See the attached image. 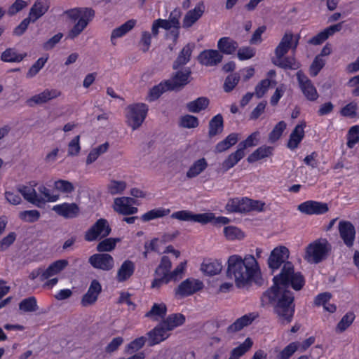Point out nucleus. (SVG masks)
<instances>
[{"instance_id":"nucleus-1","label":"nucleus","mask_w":359,"mask_h":359,"mask_svg":"<svg viewBox=\"0 0 359 359\" xmlns=\"http://www.w3.org/2000/svg\"><path fill=\"white\" fill-rule=\"evenodd\" d=\"M273 285L263 293L262 304H271L281 323L292 321L295 305L293 293L288 290L291 287L294 290H300L305 284L304 276L295 271L292 262H287L278 274L273 278Z\"/></svg>"},{"instance_id":"nucleus-2","label":"nucleus","mask_w":359,"mask_h":359,"mask_svg":"<svg viewBox=\"0 0 359 359\" xmlns=\"http://www.w3.org/2000/svg\"><path fill=\"white\" fill-rule=\"evenodd\" d=\"M259 273L258 263L254 256L248 255L244 258L231 255L228 259L226 276L233 279L238 287H243Z\"/></svg>"},{"instance_id":"nucleus-3","label":"nucleus","mask_w":359,"mask_h":359,"mask_svg":"<svg viewBox=\"0 0 359 359\" xmlns=\"http://www.w3.org/2000/svg\"><path fill=\"white\" fill-rule=\"evenodd\" d=\"M72 21L78 20L74 27L68 32L67 38L74 39L80 35L89 22L94 18L95 12L91 8H74L64 12Z\"/></svg>"},{"instance_id":"nucleus-4","label":"nucleus","mask_w":359,"mask_h":359,"mask_svg":"<svg viewBox=\"0 0 359 359\" xmlns=\"http://www.w3.org/2000/svg\"><path fill=\"white\" fill-rule=\"evenodd\" d=\"M332 245L326 238H318L307 245L304 259L310 264H318L327 259Z\"/></svg>"},{"instance_id":"nucleus-5","label":"nucleus","mask_w":359,"mask_h":359,"mask_svg":"<svg viewBox=\"0 0 359 359\" xmlns=\"http://www.w3.org/2000/svg\"><path fill=\"white\" fill-rule=\"evenodd\" d=\"M126 123L135 130L144 122L148 111V107L144 103H135L128 105L126 109Z\"/></svg>"},{"instance_id":"nucleus-6","label":"nucleus","mask_w":359,"mask_h":359,"mask_svg":"<svg viewBox=\"0 0 359 359\" xmlns=\"http://www.w3.org/2000/svg\"><path fill=\"white\" fill-rule=\"evenodd\" d=\"M170 217L179 221L193 222L206 224L215 219V215L213 213L195 214L189 210H180L172 213Z\"/></svg>"},{"instance_id":"nucleus-7","label":"nucleus","mask_w":359,"mask_h":359,"mask_svg":"<svg viewBox=\"0 0 359 359\" xmlns=\"http://www.w3.org/2000/svg\"><path fill=\"white\" fill-rule=\"evenodd\" d=\"M290 256V251L285 246H278L271 252L268 258L267 264L269 268L274 272L278 270L282 265L290 262L287 259Z\"/></svg>"},{"instance_id":"nucleus-8","label":"nucleus","mask_w":359,"mask_h":359,"mask_svg":"<svg viewBox=\"0 0 359 359\" xmlns=\"http://www.w3.org/2000/svg\"><path fill=\"white\" fill-rule=\"evenodd\" d=\"M111 230L107 220L100 218L86 232L84 238L87 241H93L99 237H107L111 233Z\"/></svg>"},{"instance_id":"nucleus-9","label":"nucleus","mask_w":359,"mask_h":359,"mask_svg":"<svg viewBox=\"0 0 359 359\" xmlns=\"http://www.w3.org/2000/svg\"><path fill=\"white\" fill-rule=\"evenodd\" d=\"M204 287L200 280L189 278L182 281L175 290L177 297L184 298L201 290Z\"/></svg>"},{"instance_id":"nucleus-10","label":"nucleus","mask_w":359,"mask_h":359,"mask_svg":"<svg viewBox=\"0 0 359 359\" xmlns=\"http://www.w3.org/2000/svg\"><path fill=\"white\" fill-rule=\"evenodd\" d=\"M90 264L96 269L109 271L114 267V259L107 253H97L88 259Z\"/></svg>"},{"instance_id":"nucleus-11","label":"nucleus","mask_w":359,"mask_h":359,"mask_svg":"<svg viewBox=\"0 0 359 359\" xmlns=\"http://www.w3.org/2000/svg\"><path fill=\"white\" fill-rule=\"evenodd\" d=\"M340 238L348 248H351L355 238V228L349 221H340L338 225Z\"/></svg>"},{"instance_id":"nucleus-12","label":"nucleus","mask_w":359,"mask_h":359,"mask_svg":"<svg viewBox=\"0 0 359 359\" xmlns=\"http://www.w3.org/2000/svg\"><path fill=\"white\" fill-rule=\"evenodd\" d=\"M297 78L304 96L310 101L316 100L318 94L311 81L300 71L297 73Z\"/></svg>"},{"instance_id":"nucleus-13","label":"nucleus","mask_w":359,"mask_h":359,"mask_svg":"<svg viewBox=\"0 0 359 359\" xmlns=\"http://www.w3.org/2000/svg\"><path fill=\"white\" fill-rule=\"evenodd\" d=\"M101 292L102 285L100 282L96 279L93 280L86 293L81 298V306L88 307L95 304Z\"/></svg>"},{"instance_id":"nucleus-14","label":"nucleus","mask_w":359,"mask_h":359,"mask_svg":"<svg viewBox=\"0 0 359 359\" xmlns=\"http://www.w3.org/2000/svg\"><path fill=\"white\" fill-rule=\"evenodd\" d=\"M298 210L306 215H320L326 213L329 208L325 203L308 201L299 205Z\"/></svg>"},{"instance_id":"nucleus-15","label":"nucleus","mask_w":359,"mask_h":359,"mask_svg":"<svg viewBox=\"0 0 359 359\" xmlns=\"http://www.w3.org/2000/svg\"><path fill=\"white\" fill-rule=\"evenodd\" d=\"M52 210L58 215L65 219H73L80 215V208L75 203H63L54 205Z\"/></svg>"},{"instance_id":"nucleus-16","label":"nucleus","mask_w":359,"mask_h":359,"mask_svg":"<svg viewBox=\"0 0 359 359\" xmlns=\"http://www.w3.org/2000/svg\"><path fill=\"white\" fill-rule=\"evenodd\" d=\"M191 70L187 68L183 71H177L172 76L167 80L172 90H178L189 83Z\"/></svg>"},{"instance_id":"nucleus-17","label":"nucleus","mask_w":359,"mask_h":359,"mask_svg":"<svg viewBox=\"0 0 359 359\" xmlns=\"http://www.w3.org/2000/svg\"><path fill=\"white\" fill-rule=\"evenodd\" d=\"M133 202V199L129 197L116 198L114 202V210L123 215H133L137 212L138 209L133 207L130 203Z\"/></svg>"},{"instance_id":"nucleus-18","label":"nucleus","mask_w":359,"mask_h":359,"mask_svg":"<svg viewBox=\"0 0 359 359\" xmlns=\"http://www.w3.org/2000/svg\"><path fill=\"white\" fill-rule=\"evenodd\" d=\"M167 327L161 322L157 325L153 330L148 332L149 346H152L165 340L169 337Z\"/></svg>"},{"instance_id":"nucleus-19","label":"nucleus","mask_w":359,"mask_h":359,"mask_svg":"<svg viewBox=\"0 0 359 359\" xmlns=\"http://www.w3.org/2000/svg\"><path fill=\"white\" fill-rule=\"evenodd\" d=\"M223 56L217 50H205L198 56V62L205 66H215L220 63Z\"/></svg>"},{"instance_id":"nucleus-20","label":"nucleus","mask_w":359,"mask_h":359,"mask_svg":"<svg viewBox=\"0 0 359 359\" xmlns=\"http://www.w3.org/2000/svg\"><path fill=\"white\" fill-rule=\"evenodd\" d=\"M60 95V92L57 90L46 89L39 94L35 95L28 99L26 103L29 107H34V104H41L47 102L48 101L57 97Z\"/></svg>"},{"instance_id":"nucleus-21","label":"nucleus","mask_w":359,"mask_h":359,"mask_svg":"<svg viewBox=\"0 0 359 359\" xmlns=\"http://www.w3.org/2000/svg\"><path fill=\"white\" fill-rule=\"evenodd\" d=\"M205 11L203 2L198 3L196 7L189 11L183 19L182 27L184 28L191 27L203 15Z\"/></svg>"},{"instance_id":"nucleus-22","label":"nucleus","mask_w":359,"mask_h":359,"mask_svg":"<svg viewBox=\"0 0 359 359\" xmlns=\"http://www.w3.org/2000/svg\"><path fill=\"white\" fill-rule=\"evenodd\" d=\"M17 191L22 194L25 200L37 207H40V205L43 203V199L38 196L34 188L26 185H18Z\"/></svg>"},{"instance_id":"nucleus-23","label":"nucleus","mask_w":359,"mask_h":359,"mask_svg":"<svg viewBox=\"0 0 359 359\" xmlns=\"http://www.w3.org/2000/svg\"><path fill=\"white\" fill-rule=\"evenodd\" d=\"M248 198H235L229 199L225 208L229 212L245 213L248 212Z\"/></svg>"},{"instance_id":"nucleus-24","label":"nucleus","mask_w":359,"mask_h":359,"mask_svg":"<svg viewBox=\"0 0 359 359\" xmlns=\"http://www.w3.org/2000/svg\"><path fill=\"white\" fill-rule=\"evenodd\" d=\"M306 123L304 122L298 124L295 126L294 130L290 135V138L287 142V147L292 150L298 147L299 144L304 137V128Z\"/></svg>"},{"instance_id":"nucleus-25","label":"nucleus","mask_w":359,"mask_h":359,"mask_svg":"<svg viewBox=\"0 0 359 359\" xmlns=\"http://www.w3.org/2000/svg\"><path fill=\"white\" fill-rule=\"evenodd\" d=\"M293 34L287 32L284 34L280 43L275 49V55L278 57L285 56L288 50L292 48Z\"/></svg>"},{"instance_id":"nucleus-26","label":"nucleus","mask_w":359,"mask_h":359,"mask_svg":"<svg viewBox=\"0 0 359 359\" xmlns=\"http://www.w3.org/2000/svg\"><path fill=\"white\" fill-rule=\"evenodd\" d=\"M182 15V11L180 8H175L169 15V21L171 22L173 26L172 30H171L168 34H167V36L172 37L174 43H176L178 37H179V28L180 27V19Z\"/></svg>"},{"instance_id":"nucleus-27","label":"nucleus","mask_w":359,"mask_h":359,"mask_svg":"<svg viewBox=\"0 0 359 359\" xmlns=\"http://www.w3.org/2000/svg\"><path fill=\"white\" fill-rule=\"evenodd\" d=\"M48 8L49 6L46 3L38 0L31 7L27 18L32 22H35L48 11Z\"/></svg>"},{"instance_id":"nucleus-28","label":"nucleus","mask_w":359,"mask_h":359,"mask_svg":"<svg viewBox=\"0 0 359 359\" xmlns=\"http://www.w3.org/2000/svg\"><path fill=\"white\" fill-rule=\"evenodd\" d=\"M194 47V44L188 43L182 49L177 59L173 62L172 67L175 70L178 69L189 62Z\"/></svg>"},{"instance_id":"nucleus-29","label":"nucleus","mask_w":359,"mask_h":359,"mask_svg":"<svg viewBox=\"0 0 359 359\" xmlns=\"http://www.w3.org/2000/svg\"><path fill=\"white\" fill-rule=\"evenodd\" d=\"M69 265L67 259H59L51 264L44 270L42 274V280H46L50 277L59 273Z\"/></svg>"},{"instance_id":"nucleus-30","label":"nucleus","mask_w":359,"mask_h":359,"mask_svg":"<svg viewBox=\"0 0 359 359\" xmlns=\"http://www.w3.org/2000/svg\"><path fill=\"white\" fill-rule=\"evenodd\" d=\"M219 53L226 55L233 54L238 48V43L230 37H222L217 42Z\"/></svg>"},{"instance_id":"nucleus-31","label":"nucleus","mask_w":359,"mask_h":359,"mask_svg":"<svg viewBox=\"0 0 359 359\" xmlns=\"http://www.w3.org/2000/svg\"><path fill=\"white\" fill-rule=\"evenodd\" d=\"M136 20H129L118 27L112 30L111 34V41L113 45H116L115 40L117 38H121L129 32L135 25Z\"/></svg>"},{"instance_id":"nucleus-32","label":"nucleus","mask_w":359,"mask_h":359,"mask_svg":"<svg viewBox=\"0 0 359 359\" xmlns=\"http://www.w3.org/2000/svg\"><path fill=\"white\" fill-rule=\"evenodd\" d=\"M135 271V264L130 260H126L118 269L116 279L118 282L127 280Z\"/></svg>"},{"instance_id":"nucleus-33","label":"nucleus","mask_w":359,"mask_h":359,"mask_svg":"<svg viewBox=\"0 0 359 359\" xmlns=\"http://www.w3.org/2000/svg\"><path fill=\"white\" fill-rule=\"evenodd\" d=\"M167 313V306L164 303L154 304L150 311L146 314L145 317L149 318L153 320L158 321L160 319L165 318Z\"/></svg>"},{"instance_id":"nucleus-34","label":"nucleus","mask_w":359,"mask_h":359,"mask_svg":"<svg viewBox=\"0 0 359 359\" xmlns=\"http://www.w3.org/2000/svg\"><path fill=\"white\" fill-rule=\"evenodd\" d=\"M272 62L274 65L284 69H297L299 68V64L292 57H278L275 55L272 58Z\"/></svg>"},{"instance_id":"nucleus-35","label":"nucleus","mask_w":359,"mask_h":359,"mask_svg":"<svg viewBox=\"0 0 359 359\" xmlns=\"http://www.w3.org/2000/svg\"><path fill=\"white\" fill-rule=\"evenodd\" d=\"M245 156V151L241 149H238L231 153L228 157L222 162V169L223 172H226L231 168H233L236 163Z\"/></svg>"},{"instance_id":"nucleus-36","label":"nucleus","mask_w":359,"mask_h":359,"mask_svg":"<svg viewBox=\"0 0 359 359\" xmlns=\"http://www.w3.org/2000/svg\"><path fill=\"white\" fill-rule=\"evenodd\" d=\"M162 322L167 327V330L171 331L185 323V316L182 313H172L164 318Z\"/></svg>"},{"instance_id":"nucleus-37","label":"nucleus","mask_w":359,"mask_h":359,"mask_svg":"<svg viewBox=\"0 0 359 359\" xmlns=\"http://www.w3.org/2000/svg\"><path fill=\"white\" fill-rule=\"evenodd\" d=\"M224 121L223 117L221 114L215 116L209 122L208 136L212 138V137L221 133L223 130Z\"/></svg>"},{"instance_id":"nucleus-38","label":"nucleus","mask_w":359,"mask_h":359,"mask_svg":"<svg viewBox=\"0 0 359 359\" xmlns=\"http://www.w3.org/2000/svg\"><path fill=\"white\" fill-rule=\"evenodd\" d=\"M273 147L269 146H262L254 151L248 156L247 161L249 163H253L258 160L269 157L272 155Z\"/></svg>"},{"instance_id":"nucleus-39","label":"nucleus","mask_w":359,"mask_h":359,"mask_svg":"<svg viewBox=\"0 0 359 359\" xmlns=\"http://www.w3.org/2000/svg\"><path fill=\"white\" fill-rule=\"evenodd\" d=\"M253 320L254 317H252L251 315H244L230 325L227 328V332L229 333H233L240 331L243 327L250 325Z\"/></svg>"},{"instance_id":"nucleus-40","label":"nucleus","mask_w":359,"mask_h":359,"mask_svg":"<svg viewBox=\"0 0 359 359\" xmlns=\"http://www.w3.org/2000/svg\"><path fill=\"white\" fill-rule=\"evenodd\" d=\"M208 167V163L204 158L196 161L187 172V177L191 179L201 174Z\"/></svg>"},{"instance_id":"nucleus-41","label":"nucleus","mask_w":359,"mask_h":359,"mask_svg":"<svg viewBox=\"0 0 359 359\" xmlns=\"http://www.w3.org/2000/svg\"><path fill=\"white\" fill-rule=\"evenodd\" d=\"M209 99L206 97H200L196 100L189 102L187 104V108L189 111L192 113H198L205 109L209 105Z\"/></svg>"},{"instance_id":"nucleus-42","label":"nucleus","mask_w":359,"mask_h":359,"mask_svg":"<svg viewBox=\"0 0 359 359\" xmlns=\"http://www.w3.org/2000/svg\"><path fill=\"white\" fill-rule=\"evenodd\" d=\"M222 264L217 260H209L201 265V271L209 276H214L221 272Z\"/></svg>"},{"instance_id":"nucleus-43","label":"nucleus","mask_w":359,"mask_h":359,"mask_svg":"<svg viewBox=\"0 0 359 359\" xmlns=\"http://www.w3.org/2000/svg\"><path fill=\"white\" fill-rule=\"evenodd\" d=\"M26 56V53L19 54L14 48H7L1 53V60L5 62H20Z\"/></svg>"},{"instance_id":"nucleus-44","label":"nucleus","mask_w":359,"mask_h":359,"mask_svg":"<svg viewBox=\"0 0 359 359\" xmlns=\"http://www.w3.org/2000/svg\"><path fill=\"white\" fill-rule=\"evenodd\" d=\"M172 90L166 81L161 82L158 85L154 86L149 91V100L154 101L158 99L164 92Z\"/></svg>"},{"instance_id":"nucleus-45","label":"nucleus","mask_w":359,"mask_h":359,"mask_svg":"<svg viewBox=\"0 0 359 359\" xmlns=\"http://www.w3.org/2000/svg\"><path fill=\"white\" fill-rule=\"evenodd\" d=\"M170 209L164 208H156L148 211L143 214L141 217V219L144 222H149L151 220L163 217L168 215L170 213Z\"/></svg>"},{"instance_id":"nucleus-46","label":"nucleus","mask_w":359,"mask_h":359,"mask_svg":"<svg viewBox=\"0 0 359 359\" xmlns=\"http://www.w3.org/2000/svg\"><path fill=\"white\" fill-rule=\"evenodd\" d=\"M109 147V144L108 142H105L104 144H102L97 147L93 148L90 153L88 154L87 158H86V163L88 165L91 164L92 163L95 162L98 157L107 152Z\"/></svg>"},{"instance_id":"nucleus-47","label":"nucleus","mask_w":359,"mask_h":359,"mask_svg":"<svg viewBox=\"0 0 359 359\" xmlns=\"http://www.w3.org/2000/svg\"><path fill=\"white\" fill-rule=\"evenodd\" d=\"M252 344L253 343L251 339L247 338L243 344H240L231 351L230 357L233 359H238L250 349Z\"/></svg>"},{"instance_id":"nucleus-48","label":"nucleus","mask_w":359,"mask_h":359,"mask_svg":"<svg viewBox=\"0 0 359 359\" xmlns=\"http://www.w3.org/2000/svg\"><path fill=\"white\" fill-rule=\"evenodd\" d=\"M120 241V238H106L97 244L96 249L100 252L111 251L115 248L116 243Z\"/></svg>"},{"instance_id":"nucleus-49","label":"nucleus","mask_w":359,"mask_h":359,"mask_svg":"<svg viewBox=\"0 0 359 359\" xmlns=\"http://www.w3.org/2000/svg\"><path fill=\"white\" fill-rule=\"evenodd\" d=\"M20 310L24 312H34L38 310L36 299L34 297L24 299L19 304Z\"/></svg>"},{"instance_id":"nucleus-50","label":"nucleus","mask_w":359,"mask_h":359,"mask_svg":"<svg viewBox=\"0 0 359 359\" xmlns=\"http://www.w3.org/2000/svg\"><path fill=\"white\" fill-rule=\"evenodd\" d=\"M299 342H292L276 355V359H289L298 349Z\"/></svg>"},{"instance_id":"nucleus-51","label":"nucleus","mask_w":359,"mask_h":359,"mask_svg":"<svg viewBox=\"0 0 359 359\" xmlns=\"http://www.w3.org/2000/svg\"><path fill=\"white\" fill-rule=\"evenodd\" d=\"M347 147L350 149L359 142V126L356 125L350 128L347 134Z\"/></svg>"},{"instance_id":"nucleus-52","label":"nucleus","mask_w":359,"mask_h":359,"mask_svg":"<svg viewBox=\"0 0 359 359\" xmlns=\"http://www.w3.org/2000/svg\"><path fill=\"white\" fill-rule=\"evenodd\" d=\"M126 188V183L124 181L112 180L107 185L108 192L111 195L121 194Z\"/></svg>"},{"instance_id":"nucleus-53","label":"nucleus","mask_w":359,"mask_h":359,"mask_svg":"<svg viewBox=\"0 0 359 359\" xmlns=\"http://www.w3.org/2000/svg\"><path fill=\"white\" fill-rule=\"evenodd\" d=\"M224 233L228 240H240L244 237V233L243 231L234 226H228L224 227Z\"/></svg>"},{"instance_id":"nucleus-54","label":"nucleus","mask_w":359,"mask_h":359,"mask_svg":"<svg viewBox=\"0 0 359 359\" xmlns=\"http://www.w3.org/2000/svg\"><path fill=\"white\" fill-rule=\"evenodd\" d=\"M171 266L172 263L169 257L167 256H163L161 259V262L158 266L156 269V273L158 276H169Z\"/></svg>"},{"instance_id":"nucleus-55","label":"nucleus","mask_w":359,"mask_h":359,"mask_svg":"<svg viewBox=\"0 0 359 359\" xmlns=\"http://www.w3.org/2000/svg\"><path fill=\"white\" fill-rule=\"evenodd\" d=\"M355 315L353 312H348L344 315L337 325V332H344L353 322Z\"/></svg>"},{"instance_id":"nucleus-56","label":"nucleus","mask_w":359,"mask_h":359,"mask_svg":"<svg viewBox=\"0 0 359 359\" xmlns=\"http://www.w3.org/2000/svg\"><path fill=\"white\" fill-rule=\"evenodd\" d=\"M198 124V118L189 114L182 116L180 120V126L184 128H195Z\"/></svg>"},{"instance_id":"nucleus-57","label":"nucleus","mask_w":359,"mask_h":359,"mask_svg":"<svg viewBox=\"0 0 359 359\" xmlns=\"http://www.w3.org/2000/svg\"><path fill=\"white\" fill-rule=\"evenodd\" d=\"M285 128L286 123L283 121L278 122L269 135V142H275L277 141L281 137Z\"/></svg>"},{"instance_id":"nucleus-58","label":"nucleus","mask_w":359,"mask_h":359,"mask_svg":"<svg viewBox=\"0 0 359 359\" xmlns=\"http://www.w3.org/2000/svg\"><path fill=\"white\" fill-rule=\"evenodd\" d=\"M40 212L36 210H25L20 212L19 217L20 219L26 222L33 223L40 218Z\"/></svg>"},{"instance_id":"nucleus-59","label":"nucleus","mask_w":359,"mask_h":359,"mask_svg":"<svg viewBox=\"0 0 359 359\" xmlns=\"http://www.w3.org/2000/svg\"><path fill=\"white\" fill-rule=\"evenodd\" d=\"M259 133L258 131L252 133L245 140L241 142L238 144V148L241 149L243 151H245V149L247 147H253L257 144L258 143V136Z\"/></svg>"},{"instance_id":"nucleus-60","label":"nucleus","mask_w":359,"mask_h":359,"mask_svg":"<svg viewBox=\"0 0 359 359\" xmlns=\"http://www.w3.org/2000/svg\"><path fill=\"white\" fill-rule=\"evenodd\" d=\"M54 188L62 193L69 194L74 191V187L72 182L67 180H58L54 183Z\"/></svg>"},{"instance_id":"nucleus-61","label":"nucleus","mask_w":359,"mask_h":359,"mask_svg":"<svg viewBox=\"0 0 359 359\" xmlns=\"http://www.w3.org/2000/svg\"><path fill=\"white\" fill-rule=\"evenodd\" d=\"M48 57H40L36 62L32 65L28 72H27L26 76L27 78H32L36 76L39 71L43 67L44 65L47 62Z\"/></svg>"},{"instance_id":"nucleus-62","label":"nucleus","mask_w":359,"mask_h":359,"mask_svg":"<svg viewBox=\"0 0 359 359\" xmlns=\"http://www.w3.org/2000/svg\"><path fill=\"white\" fill-rule=\"evenodd\" d=\"M325 64V61L320 55L316 56L309 68L310 74L312 76H316L319 72L323 68Z\"/></svg>"},{"instance_id":"nucleus-63","label":"nucleus","mask_w":359,"mask_h":359,"mask_svg":"<svg viewBox=\"0 0 359 359\" xmlns=\"http://www.w3.org/2000/svg\"><path fill=\"white\" fill-rule=\"evenodd\" d=\"M239 80H240V76L237 73L229 75L226 78L224 83V91L227 92V93L231 91L235 88V86L238 84Z\"/></svg>"},{"instance_id":"nucleus-64","label":"nucleus","mask_w":359,"mask_h":359,"mask_svg":"<svg viewBox=\"0 0 359 359\" xmlns=\"http://www.w3.org/2000/svg\"><path fill=\"white\" fill-rule=\"evenodd\" d=\"M80 135L74 137L68 144V155L71 156H77L81 150Z\"/></svg>"}]
</instances>
